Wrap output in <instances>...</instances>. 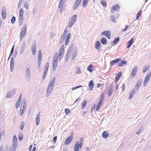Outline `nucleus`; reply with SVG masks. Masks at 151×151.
I'll list each match as a JSON object with an SVG mask.
<instances>
[{
    "mask_svg": "<svg viewBox=\"0 0 151 151\" xmlns=\"http://www.w3.org/2000/svg\"><path fill=\"white\" fill-rule=\"evenodd\" d=\"M55 77L53 78L51 80L48 84V86L54 87V84L55 82Z\"/></svg>",
    "mask_w": 151,
    "mask_h": 151,
    "instance_id": "nucleus-16",
    "label": "nucleus"
},
{
    "mask_svg": "<svg viewBox=\"0 0 151 151\" xmlns=\"http://www.w3.org/2000/svg\"><path fill=\"white\" fill-rule=\"evenodd\" d=\"M49 66V64L48 63H47L45 66V68L43 72L47 73L48 70Z\"/></svg>",
    "mask_w": 151,
    "mask_h": 151,
    "instance_id": "nucleus-34",
    "label": "nucleus"
},
{
    "mask_svg": "<svg viewBox=\"0 0 151 151\" xmlns=\"http://www.w3.org/2000/svg\"><path fill=\"white\" fill-rule=\"evenodd\" d=\"M119 17L118 14H115L114 15H111L110 17V19L111 21L114 23L116 22V19H118Z\"/></svg>",
    "mask_w": 151,
    "mask_h": 151,
    "instance_id": "nucleus-6",
    "label": "nucleus"
},
{
    "mask_svg": "<svg viewBox=\"0 0 151 151\" xmlns=\"http://www.w3.org/2000/svg\"><path fill=\"white\" fill-rule=\"evenodd\" d=\"M88 0H83V7H86V5L88 4Z\"/></svg>",
    "mask_w": 151,
    "mask_h": 151,
    "instance_id": "nucleus-40",
    "label": "nucleus"
},
{
    "mask_svg": "<svg viewBox=\"0 0 151 151\" xmlns=\"http://www.w3.org/2000/svg\"><path fill=\"white\" fill-rule=\"evenodd\" d=\"M17 138L15 135H14V136L13 141H17Z\"/></svg>",
    "mask_w": 151,
    "mask_h": 151,
    "instance_id": "nucleus-64",
    "label": "nucleus"
},
{
    "mask_svg": "<svg viewBox=\"0 0 151 151\" xmlns=\"http://www.w3.org/2000/svg\"><path fill=\"white\" fill-rule=\"evenodd\" d=\"M14 60L13 57L11 58L10 64V70L11 72L12 71L14 68Z\"/></svg>",
    "mask_w": 151,
    "mask_h": 151,
    "instance_id": "nucleus-15",
    "label": "nucleus"
},
{
    "mask_svg": "<svg viewBox=\"0 0 151 151\" xmlns=\"http://www.w3.org/2000/svg\"><path fill=\"white\" fill-rule=\"evenodd\" d=\"M26 101L25 100H23L21 104L23 105V108L25 110L26 106Z\"/></svg>",
    "mask_w": 151,
    "mask_h": 151,
    "instance_id": "nucleus-39",
    "label": "nucleus"
},
{
    "mask_svg": "<svg viewBox=\"0 0 151 151\" xmlns=\"http://www.w3.org/2000/svg\"><path fill=\"white\" fill-rule=\"evenodd\" d=\"M114 89V87L113 86H110L108 92V96H110L112 94Z\"/></svg>",
    "mask_w": 151,
    "mask_h": 151,
    "instance_id": "nucleus-23",
    "label": "nucleus"
},
{
    "mask_svg": "<svg viewBox=\"0 0 151 151\" xmlns=\"http://www.w3.org/2000/svg\"><path fill=\"white\" fill-rule=\"evenodd\" d=\"M25 77L28 79H29L31 76V73L29 68L26 69L25 71Z\"/></svg>",
    "mask_w": 151,
    "mask_h": 151,
    "instance_id": "nucleus-11",
    "label": "nucleus"
},
{
    "mask_svg": "<svg viewBox=\"0 0 151 151\" xmlns=\"http://www.w3.org/2000/svg\"><path fill=\"white\" fill-rule=\"evenodd\" d=\"M70 36L71 34L70 33H69L66 39H67V40H69L70 37Z\"/></svg>",
    "mask_w": 151,
    "mask_h": 151,
    "instance_id": "nucleus-61",
    "label": "nucleus"
},
{
    "mask_svg": "<svg viewBox=\"0 0 151 151\" xmlns=\"http://www.w3.org/2000/svg\"><path fill=\"white\" fill-rule=\"evenodd\" d=\"M135 91V90L134 89H133V90H132L131 91L130 93L129 94V99H130L132 98L133 96V95H134V93Z\"/></svg>",
    "mask_w": 151,
    "mask_h": 151,
    "instance_id": "nucleus-36",
    "label": "nucleus"
},
{
    "mask_svg": "<svg viewBox=\"0 0 151 151\" xmlns=\"http://www.w3.org/2000/svg\"><path fill=\"white\" fill-rule=\"evenodd\" d=\"M78 50V49L77 48L75 47V49L72 55V56L71 58L72 60L74 59L75 58L76 56Z\"/></svg>",
    "mask_w": 151,
    "mask_h": 151,
    "instance_id": "nucleus-17",
    "label": "nucleus"
},
{
    "mask_svg": "<svg viewBox=\"0 0 151 151\" xmlns=\"http://www.w3.org/2000/svg\"><path fill=\"white\" fill-rule=\"evenodd\" d=\"M143 129V128L142 127H140L139 128L138 130L136 132V134H139L140 132L142 131Z\"/></svg>",
    "mask_w": 151,
    "mask_h": 151,
    "instance_id": "nucleus-48",
    "label": "nucleus"
},
{
    "mask_svg": "<svg viewBox=\"0 0 151 151\" xmlns=\"http://www.w3.org/2000/svg\"><path fill=\"white\" fill-rule=\"evenodd\" d=\"M58 55L57 52H56L54 55L53 58V61H58Z\"/></svg>",
    "mask_w": 151,
    "mask_h": 151,
    "instance_id": "nucleus-32",
    "label": "nucleus"
},
{
    "mask_svg": "<svg viewBox=\"0 0 151 151\" xmlns=\"http://www.w3.org/2000/svg\"><path fill=\"white\" fill-rule=\"evenodd\" d=\"M134 39V37H132L127 42V48H129L132 45V44L134 42H133Z\"/></svg>",
    "mask_w": 151,
    "mask_h": 151,
    "instance_id": "nucleus-18",
    "label": "nucleus"
},
{
    "mask_svg": "<svg viewBox=\"0 0 151 151\" xmlns=\"http://www.w3.org/2000/svg\"><path fill=\"white\" fill-rule=\"evenodd\" d=\"M81 0H76L75 3L80 5L81 3Z\"/></svg>",
    "mask_w": 151,
    "mask_h": 151,
    "instance_id": "nucleus-57",
    "label": "nucleus"
},
{
    "mask_svg": "<svg viewBox=\"0 0 151 151\" xmlns=\"http://www.w3.org/2000/svg\"><path fill=\"white\" fill-rule=\"evenodd\" d=\"M74 151H79V143L78 141H77L74 147Z\"/></svg>",
    "mask_w": 151,
    "mask_h": 151,
    "instance_id": "nucleus-30",
    "label": "nucleus"
},
{
    "mask_svg": "<svg viewBox=\"0 0 151 151\" xmlns=\"http://www.w3.org/2000/svg\"><path fill=\"white\" fill-rule=\"evenodd\" d=\"M65 37V34H63L61 38V39L60 40V43H62L64 41V37Z\"/></svg>",
    "mask_w": 151,
    "mask_h": 151,
    "instance_id": "nucleus-41",
    "label": "nucleus"
},
{
    "mask_svg": "<svg viewBox=\"0 0 151 151\" xmlns=\"http://www.w3.org/2000/svg\"><path fill=\"white\" fill-rule=\"evenodd\" d=\"M42 60V52L40 50H39L38 54V67L39 69L41 68V65Z\"/></svg>",
    "mask_w": 151,
    "mask_h": 151,
    "instance_id": "nucleus-2",
    "label": "nucleus"
},
{
    "mask_svg": "<svg viewBox=\"0 0 151 151\" xmlns=\"http://www.w3.org/2000/svg\"><path fill=\"white\" fill-rule=\"evenodd\" d=\"M22 98V94H20L19 95V99L17 101V102H20Z\"/></svg>",
    "mask_w": 151,
    "mask_h": 151,
    "instance_id": "nucleus-59",
    "label": "nucleus"
},
{
    "mask_svg": "<svg viewBox=\"0 0 151 151\" xmlns=\"http://www.w3.org/2000/svg\"><path fill=\"white\" fill-rule=\"evenodd\" d=\"M57 139V137L56 136H55L54 137L53 139V142L54 143H55L56 142V140Z\"/></svg>",
    "mask_w": 151,
    "mask_h": 151,
    "instance_id": "nucleus-62",
    "label": "nucleus"
},
{
    "mask_svg": "<svg viewBox=\"0 0 151 151\" xmlns=\"http://www.w3.org/2000/svg\"><path fill=\"white\" fill-rule=\"evenodd\" d=\"M54 87L48 86L47 87L46 91V95L47 97H49L52 93Z\"/></svg>",
    "mask_w": 151,
    "mask_h": 151,
    "instance_id": "nucleus-9",
    "label": "nucleus"
},
{
    "mask_svg": "<svg viewBox=\"0 0 151 151\" xmlns=\"http://www.w3.org/2000/svg\"><path fill=\"white\" fill-rule=\"evenodd\" d=\"M26 45V42H24L23 45L21 46L20 50V52L21 54H22L24 51Z\"/></svg>",
    "mask_w": 151,
    "mask_h": 151,
    "instance_id": "nucleus-19",
    "label": "nucleus"
},
{
    "mask_svg": "<svg viewBox=\"0 0 151 151\" xmlns=\"http://www.w3.org/2000/svg\"><path fill=\"white\" fill-rule=\"evenodd\" d=\"M22 108H21V109ZM24 109H22V110H21V111L20 112V115L22 116L24 113Z\"/></svg>",
    "mask_w": 151,
    "mask_h": 151,
    "instance_id": "nucleus-55",
    "label": "nucleus"
},
{
    "mask_svg": "<svg viewBox=\"0 0 151 151\" xmlns=\"http://www.w3.org/2000/svg\"><path fill=\"white\" fill-rule=\"evenodd\" d=\"M127 63V61L125 60H122L120 62L118 63V66L119 67H122L123 66V65H126Z\"/></svg>",
    "mask_w": 151,
    "mask_h": 151,
    "instance_id": "nucleus-25",
    "label": "nucleus"
},
{
    "mask_svg": "<svg viewBox=\"0 0 151 151\" xmlns=\"http://www.w3.org/2000/svg\"><path fill=\"white\" fill-rule=\"evenodd\" d=\"M74 45L73 44H72L70 47H69L68 50L67 52L66 56L67 57H70V54L73 50V49L74 47Z\"/></svg>",
    "mask_w": 151,
    "mask_h": 151,
    "instance_id": "nucleus-8",
    "label": "nucleus"
},
{
    "mask_svg": "<svg viewBox=\"0 0 151 151\" xmlns=\"http://www.w3.org/2000/svg\"><path fill=\"white\" fill-rule=\"evenodd\" d=\"M109 133L107 131L104 132L102 134V137L104 138H106L109 136Z\"/></svg>",
    "mask_w": 151,
    "mask_h": 151,
    "instance_id": "nucleus-22",
    "label": "nucleus"
},
{
    "mask_svg": "<svg viewBox=\"0 0 151 151\" xmlns=\"http://www.w3.org/2000/svg\"><path fill=\"white\" fill-rule=\"evenodd\" d=\"M15 94L14 92L13 91L12 92H9L6 94V97L8 98H11Z\"/></svg>",
    "mask_w": 151,
    "mask_h": 151,
    "instance_id": "nucleus-28",
    "label": "nucleus"
},
{
    "mask_svg": "<svg viewBox=\"0 0 151 151\" xmlns=\"http://www.w3.org/2000/svg\"><path fill=\"white\" fill-rule=\"evenodd\" d=\"M149 66H145L143 68V73H144L149 69Z\"/></svg>",
    "mask_w": 151,
    "mask_h": 151,
    "instance_id": "nucleus-43",
    "label": "nucleus"
},
{
    "mask_svg": "<svg viewBox=\"0 0 151 151\" xmlns=\"http://www.w3.org/2000/svg\"><path fill=\"white\" fill-rule=\"evenodd\" d=\"M65 112L66 115L69 114V113H70V110L68 109H65Z\"/></svg>",
    "mask_w": 151,
    "mask_h": 151,
    "instance_id": "nucleus-53",
    "label": "nucleus"
},
{
    "mask_svg": "<svg viewBox=\"0 0 151 151\" xmlns=\"http://www.w3.org/2000/svg\"><path fill=\"white\" fill-rule=\"evenodd\" d=\"M65 0H61L60 1L59 4V8H60V7L61 6L63 3L65 2Z\"/></svg>",
    "mask_w": 151,
    "mask_h": 151,
    "instance_id": "nucleus-49",
    "label": "nucleus"
},
{
    "mask_svg": "<svg viewBox=\"0 0 151 151\" xmlns=\"http://www.w3.org/2000/svg\"><path fill=\"white\" fill-rule=\"evenodd\" d=\"M87 102L86 101L84 100L83 102V103L82 105V108L83 109H84L85 108L86 104Z\"/></svg>",
    "mask_w": 151,
    "mask_h": 151,
    "instance_id": "nucleus-47",
    "label": "nucleus"
},
{
    "mask_svg": "<svg viewBox=\"0 0 151 151\" xmlns=\"http://www.w3.org/2000/svg\"><path fill=\"white\" fill-rule=\"evenodd\" d=\"M119 37L115 38L114 40L112 41V43L114 44V45L117 43V42L119 41Z\"/></svg>",
    "mask_w": 151,
    "mask_h": 151,
    "instance_id": "nucleus-38",
    "label": "nucleus"
},
{
    "mask_svg": "<svg viewBox=\"0 0 151 151\" xmlns=\"http://www.w3.org/2000/svg\"><path fill=\"white\" fill-rule=\"evenodd\" d=\"M40 114L39 113L36 116V124L37 125H38L40 122Z\"/></svg>",
    "mask_w": 151,
    "mask_h": 151,
    "instance_id": "nucleus-29",
    "label": "nucleus"
},
{
    "mask_svg": "<svg viewBox=\"0 0 151 151\" xmlns=\"http://www.w3.org/2000/svg\"><path fill=\"white\" fill-rule=\"evenodd\" d=\"M16 20V17L14 16H13L12 19L11 20V22L12 24H13L14 23L15 21Z\"/></svg>",
    "mask_w": 151,
    "mask_h": 151,
    "instance_id": "nucleus-51",
    "label": "nucleus"
},
{
    "mask_svg": "<svg viewBox=\"0 0 151 151\" xmlns=\"http://www.w3.org/2000/svg\"><path fill=\"white\" fill-rule=\"evenodd\" d=\"M74 23L73 22H72L69 21L68 24V27H71L73 24Z\"/></svg>",
    "mask_w": 151,
    "mask_h": 151,
    "instance_id": "nucleus-50",
    "label": "nucleus"
},
{
    "mask_svg": "<svg viewBox=\"0 0 151 151\" xmlns=\"http://www.w3.org/2000/svg\"><path fill=\"white\" fill-rule=\"evenodd\" d=\"M102 101H99L96 108V111H98L99 109L102 105Z\"/></svg>",
    "mask_w": 151,
    "mask_h": 151,
    "instance_id": "nucleus-37",
    "label": "nucleus"
},
{
    "mask_svg": "<svg viewBox=\"0 0 151 151\" xmlns=\"http://www.w3.org/2000/svg\"><path fill=\"white\" fill-rule=\"evenodd\" d=\"M151 76V70H150L149 71L148 73L147 74V75L145 77L143 83L144 86H145L147 85Z\"/></svg>",
    "mask_w": 151,
    "mask_h": 151,
    "instance_id": "nucleus-3",
    "label": "nucleus"
},
{
    "mask_svg": "<svg viewBox=\"0 0 151 151\" xmlns=\"http://www.w3.org/2000/svg\"><path fill=\"white\" fill-rule=\"evenodd\" d=\"M27 32V26L24 24L22 27L20 34V40L21 41L24 37L25 36Z\"/></svg>",
    "mask_w": 151,
    "mask_h": 151,
    "instance_id": "nucleus-1",
    "label": "nucleus"
},
{
    "mask_svg": "<svg viewBox=\"0 0 151 151\" xmlns=\"http://www.w3.org/2000/svg\"><path fill=\"white\" fill-rule=\"evenodd\" d=\"M142 79H140L137 81L134 88V89L135 90V91H137L138 90L142 83Z\"/></svg>",
    "mask_w": 151,
    "mask_h": 151,
    "instance_id": "nucleus-7",
    "label": "nucleus"
},
{
    "mask_svg": "<svg viewBox=\"0 0 151 151\" xmlns=\"http://www.w3.org/2000/svg\"><path fill=\"white\" fill-rule=\"evenodd\" d=\"M101 4L104 7H106V3L105 1H101Z\"/></svg>",
    "mask_w": 151,
    "mask_h": 151,
    "instance_id": "nucleus-44",
    "label": "nucleus"
},
{
    "mask_svg": "<svg viewBox=\"0 0 151 151\" xmlns=\"http://www.w3.org/2000/svg\"><path fill=\"white\" fill-rule=\"evenodd\" d=\"M24 6V7L26 8L27 9H28L29 6L27 2L25 3Z\"/></svg>",
    "mask_w": 151,
    "mask_h": 151,
    "instance_id": "nucleus-56",
    "label": "nucleus"
},
{
    "mask_svg": "<svg viewBox=\"0 0 151 151\" xmlns=\"http://www.w3.org/2000/svg\"><path fill=\"white\" fill-rule=\"evenodd\" d=\"M58 61H53L52 64V67L53 70H54L56 68L57 66Z\"/></svg>",
    "mask_w": 151,
    "mask_h": 151,
    "instance_id": "nucleus-26",
    "label": "nucleus"
},
{
    "mask_svg": "<svg viewBox=\"0 0 151 151\" xmlns=\"http://www.w3.org/2000/svg\"><path fill=\"white\" fill-rule=\"evenodd\" d=\"M77 67V70L76 72V73L78 74H81V71L80 70V69L79 68H78Z\"/></svg>",
    "mask_w": 151,
    "mask_h": 151,
    "instance_id": "nucleus-54",
    "label": "nucleus"
},
{
    "mask_svg": "<svg viewBox=\"0 0 151 151\" xmlns=\"http://www.w3.org/2000/svg\"><path fill=\"white\" fill-rule=\"evenodd\" d=\"M2 18L3 19H5L6 16V10L5 8H4L2 9Z\"/></svg>",
    "mask_w": 151,
    "mask_h": 151,
    "instance_id": "nucleus-21",
    "label": "nucleus"
},
{
    "mask_svg": "<svg viewBox=\"0 0 151 151\" xmlns=\"http://www.w3.org/2000/svg\"><path fill=\"white\" fill-rule=\"evenodd\" d=\"M121 59L120 58H116L110 62V66H112L115 64L119 63V61H121Z\"/></svg>",
    "mask_w": 151,
    "mask_h": 151,
    "instance_id": "nucleus-14",
    "label": "nucleus"
},
{
    "mask_svg": "<svg viewBox=\"0 0 151 151\" xmlns=\"http://www.w3.org/2000/svg\"><path fill=\"white\" fill-rule=\"evenodd\" d=\"M46 73L45 72H43L42 76V78L43 79H44L46 75Z\"/></svg>",
    "mask_w": 151,
    "mask_h": 151,
    "instance_id": "nucleus-63",
    "label": "nucleus"
},
{
    "mask_svg": "<svg viewBox=\"0 0 151 151\" xmlns=\"http://www.w3.org/2000/svg\"><path fill=\"white\" fill-rule=\"evenodd\" d=\"M79 4L75 3L73 6V9L74 10H75L79 6Z\"/></svg>",
    "mask_w": 151,
    "mask_h": 151,
    "instance_id": "nucleus-46",
    "label": "nucleus"
},
{
    "mask_svg": "<svg viewBox=\"0 0 151 151\" xmlns=\"http://www.w3.org/2000/svg\"><path fill=\"white\" fill-rule=\"evenodd\" d=\"M93 65H90L87 67V70L90 72H92L93 70Z\"/></svg>",
    "mask_w": 151,
    "mask_h": 151,
    "instance_id": "nucleus-35",
    "label": "nucleus"
},
{
    "mask_svg": "<svg viewBox=\"0 0 151 151\" xmlns=\"http://www.w3.org/2000/svg\"><path fill=\"white\" fill-rule=\"evenodd\" d=\"M119 5L116 4L114 6H113L111 9V12L112 14H113L115 11H119Z\"/></svg>",
    "mask_w": 151,
    "mask_h": 151,
    "instance_id": "nucleus-5",
    "label": "nucleus"
},
{
    "mask_svg": "<svg viewBox=\"0 0 151 151\" xmlns=\"http://www.w3.org/2000/svg\"><path fill=\"white\" fill-rule=\"evenodd\" d=\"M64 49V47L63 45L61 46L59 52V60H60L63 56V52Z\"/></svg>",
    "mask_w": 151,
    "mask_h": 151,
    "instance_id": "nucleus-4",
    "label": "nucleus"
},
{
    "mask_svg": "<svg viewBox=\"0 0 151 151\" xmlns=\"http://www.w3.org/2000/svg\"><path fill=\"white\" fill-rule=\"evenodd\" d=\"M142 13V10H140L139 11H138L136 16V19H138L139 17H140V15Z\"/></svg>",
    "mask_w": 151,
    "mask_h": 151,
    "instance_id": "nucleus-42",
    "label": "nucleus"
},
{
    "mask_svg": "<svg viewBox=\"0 0 151 151\" xmlns=\"http://www.w3.org/2000/svg\"><path fill=\"white\" fill-rule=\"evenodd\" d=\"M20 102H17H17L16 104V107L17 109L19 107L20 105Z\"/></svg>",
    "mask_w": 151,
    "mask_h": 151,
    "instance_id": "nucleus-60",
    "label": "nucleus"
},
{
    "mask_svg": "<svg viewBox=\"0 0 151 151\" xmlns=\"http://www.w3.org/2000/svg\"><path fill=\"white\" fill-rule=\"evenodd\" d=\"M73 138V135L71 134L66 139L65 142V144L66 145L69 144L72 140Z\"/></svg>",
    "mask_w": 151,
    "mask_h": 151,
    "instance_id": "nucleus-12",
    "label": "nucleus"
},
{
    "mask_svg": "<svg viewBox=\"0 0 151 151\" xmlns=\"http://www.w3.org/2000/svg\"><path fill=\"white\" fill-rule=\"evenodd\" d=\"M24 122H22L20 124V128L21 130L23 129L24 127Z\"/></svg>",
    "mask_w": 151,
    "mask_h": 151,
    "instance_id": "nucleus-45",
    "label": "nucleus"
},
{
    "mask_svg": "<svg viewBox=\"0 0 151 151\" xmlns=\"http://www.w3.org/2000/svg\"><path fill=\"white\" fill-rule=\"evenodd\" d=\"M17 141H13V146L14 148H15L17 147Z\"/></svg>",
    "mask_w": 151,
    "mask_h": 151,
    "instance_id": "nucleus-52",
    "label": "nucleus"
},
{
    "mask_svg": "<svg viewBox=\"0 0 151 151\" xmlns=\"http://www.w3.org/2000/svg\"><path fill=\"white\" fill-rule=\"evenodd\" d=\"M95 47L96 49H100L101 47V44L99 41L96 42L95 44Z\"/></svg>",
    "mask_w": 151,
    "mask_h": 151,
    "instance_id": "nucleus-24",
    "label": "nucleus"
},
{
    "mask_svg": "<svg viewBox=\"0 0 151 151\" xmlns=\"http://www.w3.org/2000/svg\"><path fill=\"white\" fill-rule=\"evenodd\" d=\"M101 35H104L107 37L109 39H110V32L109 30L104 31L102 32L101 34Z\"/></svg>",
    "mask_w": 151,
    "mask_h": 151,
    "instance_id": "nucleus-10",
    "label": "nucleus"
},
{
    "mask_svg": "<svg viewBox=\"0 0 151 151\" xmlns=\"http://www.w3.org/2000/svg\"><path fill=\"white\" fill-rule=\"evenodd\" d=\"M137 70V66H136L133 70L132 72L130 74V76L132 78H134L136 74Z\"/></svg>",
    "mask_w": 151,
    "mask_h": 151,
    "instance_id": "nucleus-13",
    "label": "nucleus"
},
{
    "mask_svg": "<svg viewBox=\"0 0 151 151\" xmlns=\"http://www.w3.org/2000/svg\"><path fill=\"white\" fill-rule=\"evenodd\" d=\"M94 85V83L92 81H91L88 85L89 87L91 88L90 90L91 91L93 88V86Z\"/></svg>",
    "mask_w": 151,
    "mask_h": 151,
    "instance_id": "nucleus-33",
    "label": "nucleus"
},
{
    "mask_svg": "<svg viewBox=\"0 0 151 151\" xmlns=\"http://www.w3.org/2000/svg\"><path fill=\"white\" fill-rule=\"evenodd\" d=\"M32 49H36V45L35 43L32 45Z\"/></svg>",
    "mask_w": 151,
    "mask_h": 151,
    "instance_id": "nucleus-58",
    "label": "nucleus"
},
{
    "mask_svg": "<svg viewBox=\"0 0 151 151\" xmlns=\"http://www.w3.org/2000/svg\"><path fill=\"white\" fill-rule=\"evenodd\" d=\"M100 41L103 45H106L107 43L106 39L105 37L101 38L100 39Z\"/></svg>",
    "mask_w": 151,
    "mask_h": 151,
    "instance_id": "nucleus-31",
    "label": "nucleus"
},
{
    "mask_svg": "<svg viewBox=\"0 0 151 151\" xmlns=\"http://www.w3.org/2000/svg\"><path fill=\"white\" fill-rule=\"evenodd\" d=\"M76 17L77 15H74L71 17L69 21L74 23L76 20Z\"/></svg>",
    "mask_w": 151,
    "mask_h": 151,
    "instance_id": "nucleus-27",
    "label": "nucleus"
},
{
    "mask_svg": "<svg viewBox=\"0 0 151 151\" xmlns=\"http://www.w3.org/2000/svg\"><path fill=\"white\" fill-rule=\"evenodd\" d=\"M122 73L121 72H120L116 74L115 78V81L116 83L119 80V78L122 76Z\"/></svg>",
    "mask_w": 151,
    "mask_h": 151,
    "instance_id": "nucleus-20",
    "label": "nucleus"
}]
</instances>
